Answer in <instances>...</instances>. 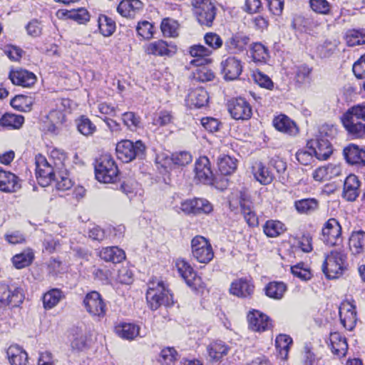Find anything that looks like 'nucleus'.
I'll list each match as a JSON object with an SVG mask.
<instances>
[{
  "label": "nucleus",
  "mask_w": 365,
  "mask_h": 365,
  "mask_svg": "<svg viewBox=\"0 0 365 365\" xmlns=\"http://www.w3.org/2000/svg\"><path fill=\"white\" fill-rule=\"evenodd\" d=\"M10 105L17 110L27 112L31 110V98L24 95H17L11 100Z\"/></svg>",
  "instance_id": "nucleus-48"
},
{
  "label": "nucleus",
  "mask_w": 365,
  "mask_h": 365,
  "mask_svg": "<svg viewBox=\"0 0 365 365\" xmlns=\"http://www.w3.org/2000/svg\"><path fill=\"white\" fill-rule=\"evenodd\" d=\"M143 3L140 0H121L117 11L123 17L134 18L143 9Z\"/></svg>",
  "instance_id": "nucleus-21"
},
{
  "label": "nucleus",
  "mask_w": 365,
  "mask_h": 365,
  "mask_svg": "<svg viewBox=\"0 0 365 365\" xmlns=\"http://www.w3.org/2000/svg\"><path fill=\"white\" fill-rule=\"evenodd\" d=\"M336 44L331 41H325L323 44L317 47L319 55L323 58L329 57L336 49Z\"/></svg>",
  "instance_id": "nucleus-63"
},
{
  "label": "nucleus",
  "mask_w": 365,
  "mask_h": 365,
  "mask_svg": "<svg viewBox=\"0 0 365 365\" xmlns=\"http://www.w3.org/2000/svg\"><path fill=\"white\" fill-rule=\"evenodd\" d=\"M247 319L250 329L255 331H264L271 327L269 318L257 310L250 312Z\"/></svg>",
  "instance_id": "nucleus-19"
},
{
  "label": "nucleus",
  "mask_w": 365,
  "mask_h": 365,
  "mask_svg": "<svg viewBox=\"0 0 365 365\" xmlns=\"http://www.w3.org/2000/svg\"><path fill=\"white\" fill-rule=\"evenodd\" d=\"M250 51L255 62H265L269 58L268 49L261 43H253Z\"/></svg>",
  "instance_id": "nucleus-49"
},
{
  "label": "nucleus",
  "mask_w": 365,
  "mask_h": 365,
  "mask_svg": "<svg viewBox=\"0 0 365 365\" xmlns=\"http://www.w3.org/2000/svg\"><path fill=\"white\" fill-rule=\"evenodd\" d=\"M349 247L353 255L365 253V232L354 231L349 237Z\"/></svg>",
  "instance_id": "nucleus-32"
},
{
  "label": "nucleus",
  "mask_w": 365,
  "mask_h": 365,
  "mask_svg": "<svg viewBox=\"0 0 365 365\" xmlns=\"http://www.w3.org/2000/svg\"><path fill=\"white\" fill-rule=\"evenodd\" d=\"M336 134V128L334 125L324 124L319 128L317 138L327 139L331 142L334 138Z\"/></svg>",
  "instance_id": "nucleus-58"
},
{
  "label": "nucleus",
  "mask_w": 365,
  "mask_h": 365,
  "mask_svg": "<svg viewBox=\"0 0 365 365\" xmlns=\"http://www.w3.org/2000/svg\"><path fill=\"white\" fill-rule=\"evenodd\" d=\"M96 179L103 183H113L118 177V167L109 154H103L96 160Z\"/></svg>",
  "instance_id": "nucleus-4"
},
{
  "label": "nucleus",
  "mask_w": 365,
  "mask_h": 365,
  "mask_svg": "<svg viewBox=\"0 0 365 365\" xmlns=\"http://www.w3.org/2000/svg\"><path fill=\"white\" fill-rule=\"evenodd\" d=\"M345 39L349 46L365 44V31L362 29H350L346 33Z\"/></svg>",
  "instance_id": "nucleus-41"
},
{
  "label": "nucleus",
  "mask_w": 365,
  "mask_h": 365,
  "mask_svg": "<svg viewBox=\"0 0 365 365\" xmlns=\"http://www.w3.org/2000/svg\"><path fill=\"white\" fill-rule=\"evenodd\" d=\"M239 203L244 218L250 227H255L258 225V217L252 210V202L250 195L244 191H240L239 195Z\"/></svg>",
  "instance_id": "nucleus-15"
},
{
  "label": "nucleus",
  "mask_w": 365,
  "mask_h": 365,
  "mask_svg": "<svg viewBox=\"0 0 365 365\" xmlns=\"http://www.w3.org/2000/svg\"><path fill=\"white\" fill-rule=\"evenodd\" d=\"M78 130L84 135L91 134V122L90 119L84 115H81L76 120Z\"/></svg>",
  "instance_id": "nucleus-61"
},
{
  "label": "nucleus",
  "mask_w": 365,
  "mask_h": 365,
  "mask_svg": "<svg viewBox=\"0 0 365 365\" xmlns=\"http://www.w3.org/2000/svg\"><path fill=\"white\" fill-rule=\"evenodd\" d=\"M312 9L318 14H327L330 10V5L327 0H310Z\"/></svg>",
  "instance_id": "nucleus-60"
},
{
  "label": "nucleus",
  "mask_w": 365,
  "mask_h": 365,
  "mask_svg": "<svg viewBox=\"0 0 365 365\" xmlns=\"http://www.w3.org/2000/svg\"><path fill=\"white\" fill-rule=\"evenodd\" d=\"M195 178L205 185H212L214 175L210 168V162L207 157L201 156L195 162Z\"/></svg>",
  "instance_id": "nucleus-12"
},
{
  "label": "nucleus",
  "mask_w": 365,
  "mask_h": 365,
  "mask_svg": "<svg viewBox=\"0 0 365 365\" xmlns=\"http://www.w3.org/2000/svg\"><path fill=\"white\" fill-rule=\"evenodd\" d=\"M322 240L329 246H336L341 241V227L335 218H330L322 228Z\"/></svg>",
  "instance_id": "nucleus-9"
},
{
  "label": "nucleus",
  "mask_w": 365,
  "mask_h": 365,
  "mask_svg": "<svg viewBox=\"0 0 365 365\" xmlns=\"http://www.w3.org/2000/svg\"><path fill=\"white\" fill-rule=\"evenodd\" d=\"M193 72V78L197 81H210L215 78L214 73L207 68L200 66Z\"/></svg>",
  "instance_id": "nucleus-52"
},
{
  "label": "nucleus",
  "mask_w": 365,
  "mask_h": 365,
  "mask_svg": "<svg viewBox=\"0 0 365 365\" xmlns=\"http://www.w3.org/2000/svg\"><path fill=\"white\" fill-rule=\"evenodd\" d=\"M286 290V284L278 282H269L265 287L266 295L275 299H282Z\"/></svg>",
  "instance_id": "nucleus-42"
},
{
  "label": "nucleus",
  "mask_w": 365,
  "mask_h": 365,
  "mask_svg": "<svg viewBox=\"0 0 365 365\" xmlns=\"http://www.w3.org/2000/svg\"><path fill=\"white\" fill-rule=\"evenodd\" d=\"M24 122V116L11 113H6L0 118V125L1 126L14 129L20 128Z\"/></svg>",
  "instance_id": "nucleus-43"
},
{
  "label": "nucleus",
  "mask_w": 365,
  "mask_h": 365,
  "mask_svg": "<svg viewBox=\"0 0 365 365\" xmlns=\"http://www.w3.org/2000/svg\"><path fill=\"white\" fill-rule=\"evenodd\" d=\"M205 43L214 50L222 47L223 41L222 38L216 33L209 32L204 36Z\"/></svg>",
  "instance_id": "nucleus-57"
},
{
  "label": "nucleus",
  "mask_w": 365,
  "mask_h": 365,
  "mask_svg": "<svg viewBox=\"0 0 365 365\" xmlns=\"http://www.w3.org/2000/svg\"><path fill=\"white\" fill-rule=\"evenodd\" d=\"M97 255L106 262L120 263L125 259L123 250L116 246L106 247L97 252Z\"/></svg>",
  "instance_id": "nucleus-26"
},
{
  "label": "nucleus",
  "mask_w": 365,
  "mask_h": 365,
  "mask_svg": "<svg viewBox=\"0 0 365 365\" xmlns=\"http://www.w3.org/2000/svg\"><path fill=\"white\" fill-rule=\"evenodd\" d=\"M6 354L11 365H26L28 361L27 353L16 344L11 345Z\"/></svg>",
  "instance_id": "nucleus-31"
},
{
  "label": "nucleus",
  "mask_w": 365,
  "mask_h": 365,
  "mask_svg": "<svg viewBox=\"0 0 365 365\" xmlns=\"http://www.w3.org/2000/svg\"><path fill=\"white\" fill-rule=\"evenodd\" d=\"M250 42L248 36L242 34H235L229 38L225 43V49L230 53H240L247 50Z\"/></svg>",
  "instance_id": "nucleus-18"
},
{
  "label": "nucleus",
  "mask_w": 365,
  "mask_h": 365,
  "mask_svg": "<svg viewBox=\"0 0 365 365\" xmlns=\"http://www.w3.org/2000/svg\"><path fill=\"white\" fill-rule=\"evenodd\" d=\"M228 110L235 120H248L252 114L250 103L243 98H237L230 101Z\"/></svg>",
  "instance_id": "nucleus-11"
},
{
  "label": "nucleus",
  "mask_w": 365,
  "mask_h": 365,
  "mask_svg": "<svg viewBox=\"0 0 365 365\" xmlns=\"http://www.w3.org/2000/svg\"><path fill=\"white\" fill-rule=\"evenodd\" d=\"M254 289L255 287L250 280L240 278L232 283L230 292L238 297L247 298L253 294Z\"/></svg>",
  "instance_id": "nucleus-22"
},
{
  "label": "nucleus",
  "mask_w": 365,
  "mask_h": 365,
  "mask_svg": "<svg viewBox=\"0 0 365 365\" xmlns=\"http://www.w3.org/2000/svg\"><path fill=\"white\" fill-rule=\"evenodd\" d=\"M194 201L196 214L200 212L209 214L213 210L212 204L206 199L197 198L195 199Z\"/></svg>",
  "instance_id": "nucleus-62"
},
{
  "label": "nucleus",
  "mask_w": 365,
  "mask_h": 365,
  "mask_svg": "<svg viewBox=\"0 0 365 365\" xmlns=\"http://www.w3.org/2000/svg\"><path fill=\"white\" fill-rule=\"evenodd\" d=\"M64 298V294L60 289L53 288L46 292L43 296V304L46 309L56 307Z\"/></svg>",
  "instance_id": "nucleus-37"
},
{
  "label": "nucleus",
  "mask_w": 365,
  "mask_h": 365,
  "mask_svg": "<svg viewBox=\"0 0 365 365\" xmlns=\"http://www.w3.org/2000/svg\"><path fill=\"white\" fill-rule=\"evenodd\" d=\"M19 178L11 172L0 169V190L5 192H14L20 189Z\"/></svg>",
  "instance_id": "nucleus-23"
},
{
  "label": "nucleus",
  "mask_w": 365,
  "mask_h": 365,
  "mask_svg": "<svg viewBox=\"0 0 365 365\" xmlns=\"http://www.w3.org/2000/svg\"><path fill=\"white\" fill-rule=\"evenodd\" d=\"M194 14L201 26H212L217 9L212 0H192Z\"/></svg>",
  "instance_id": "nucleus-6"
},
{
  "label": "nucleus",
  "mask_w": 365,
  "mask_h": 365,
  "mask_svg": "<svg viewBox=\"0 0 365 365\" xmlns=\"http://www.w3.org/2000/svg\"><path fill=\"white\" fill-rule=\"evenodd\" d=\"M339 317L343 327L351 331L355 327L357 318L356 307L350 302H344L339 307Z\"/></svg>",
  "instance_id": "nucleus-16"
},
{
  "label": "nucleus",
  "mask_w": 365,
  "mask_h": 365,
  "mask_svg": "<svg viewBox=\"0 0 365 365\" xmlns=\"http://www.w3.org/2000/svg\"><path fill=\"white\" fill-rule=\"evenodd\" d=\"M191 248L193 257L200 263L207 264L214 257L212 247L204 237H195L191 241Z\"/></svg>",
  "instance_id": "nucleus-7"
},
{
  "label": "nucleus",
  "mask_w": 365,
  "mask_h": 365,
  "mask_svg": "<svg viewBox=\"0 0 365 365\" xmlns=\"http://www.w3.org/2000/svg\"><path fill=\"white\" fill-rule=\"evenodd\" d=\"M307 146L318 160H327L333 152L331 143L327 139L316 138L308 141Z\"/></svg>",
  "instance_id": "nucleus-14"
},
{
  "label": "nucleus",
  "mask_w": 365,
  "mask_h": 365,
  "mask_svg": "<svg viewBox=\"0 0 365 365\" xmlns=\"http://www.w3.org/2000/svg\"><path fill=\"white\" fill-rule=\"evenodd\" d=\"M342 122L352 138L365 136V106L357 105L349 109L344 115Z\"/></svg>",
  "instance_id": "nucleus-1"
},
{
  "label": "nucleus",
  "mask_w": 365,
  "mask_h": 365,
  "mask_svg": "<svg viewBox=\"0 0 365 365\" xmlns=\"http://www.w3.org/2000/svg\"><path fill=\"white\" fill-rule=\"evenodd\" d=\"M179 24L177 21L166 18L164 19L160 25L161 31L166 37H176L178 36Z\"/></svg>",
  "instance_id": "nucleus-47"
},
{
  "label": "nucleus",
  "mask_w": 365,
  "mask_h": 365,
  "mask_svg": "<svg viewBox=\"0 0 365 365\" xmlns=\"http://www.w3.org/2000/svg\"><path fill=\"white\" fill-rule=\"evenodd\" d=\"M153 26L148 21H143L138 24L137 33L144 39H150L153 35Z\"/></svg>",
  "instance_id": "nucleus-55"
},
{
  "label": "nucleus",
  "mask_w": 365,
  "mask_h": 365,
  "mask_svg": "<svg viewBox=\"0 0 365 365\" xmlns=\"http://www.w3.org/2000/svg\"><path fill=\"white\" fill-rule=\"evenodd\" d=\"M192 160V156L190 153L187 151H180L174 153L170 157H166L165 158V163L162 164V166L165 168L170 167L180 168L184 167L190 164Z\"/></svg>",
  "instance_id": "nucleus-24"
},
{
  "label": "nucleus",
  "mask_w": 365,
  "mask_h": 365,
  "mask_svg": "<svg viewBox=\"0 0 365 365\" xmlns=\"http://www.w3.org/2000/svg\"><path fill=\"white\" fill-rule=\"evenodd\" d=\"M292 343V339L286 334H279L277 336L275 344L277 349L279 350V354L283 359H286L290 345Z\"/></svg>",
  "instance_id": "nucleus-50"
},
{
  "label": "nucleus",
  "mask_w": 365,
  "mask_h": 365,
  "mask_svg": "<svg viewBox=\"0 0 365 365\" xmlns=\"http://www.w3.org/2000/svg\"><path fill=\"white\" fill-rule=\"evenodd\" d=\"M34 255L31 250L27 249L22 252L14 255L12 258V262L17 269H22L31 264Z\"/></svg>",
  "instance_id": "nucleus-40"
},
{
  "label": "nucleus",
  "mask_w": 365,
  "mask_h": 365,
  "mask_svg": "<svg viewBox=\"0 0 365 365\" xmlns=\"http://www.w3.org/2000/svg\"><path fill=\"white\" fill-rule=\"evenodd\" d=\"M253 78L255 81L262 88H264L268 90H272L274 88V83L271 78L261 71L254 73Z\"/></svg>",
  "instance_id": "nucleus-56"
},
{
  "label": "nucleus",
  "mask_w": 365,
  "mask_h": 365,
  "mask_svg": "<svg viewBox=\"0 0 365 365\" xmlns=\"http://www.w3.org/2000/svg\"><path fill=\"white\" fill-rule=\"evenodd\" d=\"M175 265L179 274L190 287L197 289L200 286L201 278L197 275L187 262L184 259H178Z\"/></svg>",
  "instance_id": "nucleus-13"
},
{
  "label": "nucleus",
  "mask_w": 365,
  "mask_h": 365,
  "mask_svg": "<svg viewBox=\"0 0 365 365\" xmlns=\"http://www.w3.org/2000/svg\"><path fill=\"white\" fill-rule=\"evenodd\" d=\"M252 173L256 180L264 185L270 184L274 178L272 172L261 161L253 164Z\"/></svg>",
  "instance_id": "nucleus-25"
},
{
  "label": "nucleus",
  "mask_w": 365,
  "mask_h": 365,
  "mask_svg": "<svg viewBox=\"0 0 365 365\" xmlns=\"http://www.w3.org/2000/svg\"><path fill=\"white\" fill-rule=\"evenodd\" d=\"M36 178L41 186L46 187L55 180L53 169L43 156L39 155L36 157Z\"/></svg>",
  "instance_id": "nucleus-10"
},
{
  "label": "nucleus",
  "mask_w": 365,
  "mask_h": 365,
  "mask_svg": "<svg viewBox=\"0 0 365 365\" xmlns=\"http://www.w3.org/2000/svg\"><path fill=\"white\" fill-rule=\"evenodd\" d=\"M313 151L309 148L299 150L296 153V158L299 163L307 165L312 163L313 160Z\"/></svg>",
  "instance_id": "nucleus-59"
},
{
  "label": "nucleus",
  "mask_w": 365,
  "mask_h": 365,
  "mask_svg": "<svg viewBox=\"0 0 365 365\" xmlns=\"http://www.w3.org/2000/svg\"><path fill=\"white\" fill-rule=\"evenodd\" d=\"M330 341L332 353L339 357L344 356L348 349L346 338L342 337L339 333L334 332L330 335Z\"/></svg>",
  "instance_id": "nucleus-33"
},
{
  "label": "nucleus",
  "mask_w": 365,
  "mask_h": 365,
  "mask_svg": "<svg viewBox=\"0 0 365 365\" xmlns=\"http://www.w3.org/2000/svg\"><path fill=\"white\" fill-rule=\"evenodd\" d=\"M122 120L125 126L130 130H135L140 127V117L133 112H125L123 114Z\"/></svg>",
  "instance_id": "nucleus-54"
},
{
  "label": "nucleus",
  "mask_w": 365,
  "mask_h": 365,
  "mask_svg": "<svg viewBox=\"0 0 365 365\" xmlns=\"http://www.w3.org/2000/svg\"><path fill=\"white\" fill-rule=\"evenodd\" d=\"M169 46L165 41L158 40L150 43L147 47V52L148 54L155 56H169L171 51L169 49Z\"/></svg>",
  "instance_id": "nucleus-46"
},
{
  "label": "nucleus",
  "mask_w": 365,
  "mask_h": 365,
  "mask_svg": "<svg viewBox=\"0 0 365 365\" xmlns=\"http://www.w3.org/2000/svg\"><path fill=\"white\" fill-rule=\"evenodd\" d=\"M24 295L21 288L13 289L6 283H0V308L6 306L18 307L24 301Z\"/></svg>",
  "instance_id": "nucleus-8"
},
{
  "label": "nucleus",
  "mask_w": 365,
  "mask_h": 365,
  "mask_svg": "<svg viewBox=\"0 0 365 365\" xmlns=\"http://www.w3.org/2000/svg\"><path fill=\"white\" fill-rule=\"evenodd\" d=\"M9 78L13 84L22 87H31L36 81V77L32 72L24 69L11 71Z\"/></svg>",
  "instance_id": "nucleus-20"
},
{
  "label": "nucleus",
  "mask_w": 365,
  "mask_h": 365,
  "mask_svg": "<svg viewBox=\"0 0 365 365\" xmlns=\"http://www.w3.org/2000/svg\"><path fill=\"white\" fill-rule=\"evenodd\" d=\"M237 160L227 155H220L217 160V165L222 175H227L237 169Z\"/></svg>",
  "instance_id": "nucleus-38"
},
{
  "label": "nucleus",
  "mask_w": 365,
  "mask_h": 365,
  "mask_svg": "<svg viewBox=\"0 0 365 365\" xmlns=\"http://www.w3.org/2000/svg\"><path fill=\"white\" fill-rule=\"evenodd\" d=\"M98 26L100 34L103 36H111L115 30V22L106 15H101L98 17Z\"/></svg>",
  "instance_id": "nucleus-44"
},
{
  "label": "nucleus",
  "mask_w": 365,
  "mask_h": 365,
  "mask_svg": "<svg viewBox=\"0 0 365 365\" xmlns=\"http://www.w3.org/2000/svg\"><path fill=\"white\" fill-rule=\"evenodd\" d=\"M264 234L269 237H275L285 231L284 225L278 220H268L263 226Z\"/></svg>",
  "instance_id": "nucleus-45"
},
{
  "label": "nucleus",
  "mask_w": 365,
  "mask_h": 365,
  "mask_svg": "<svg viewBox=\"0 0 365 365\" xmlns=\"http://www.w3.org/2000/svg\"><path fill=\"white\" fill-rule=\"evenodd\" d=\"M190 53L195 58L190 61V64L200 66L208 63L210 60L207 58L212 51L202 45H194L190 48Z\"/></svg>",
  "instance_id": "nucleus-29"
},
{
  "label": "nucleus",
  "mask_w": 365,
  "mask_h": 365,
  "mask_svg": "<svg viewBox=\"0 0 365 365\" xmlns=\"http://www.w3.org/2000/svg\"><path fill=\"white\" fill-rule=\"evenodd\" d=\"M360 182L355 175H349L344 183L343 197L348 201H354L359 195Z\"/></svg>",
  "instance_id": "nucleus-27"
},
{
  "label": "nucleus",
  "mask_w": 365,
  "mask_h": 365,
  "mask_svg": "<svg viewBox=\"0 0 365 365\" xmlns=\"http://www.w3.org/2000/svg\"><path fill=\"white\" fill-rule=\"evenodd\" d=\"M343 153L348 163L365 165V150L358 145L350 144L344 149Z\"/></svg>",
  "instance_id": "nucleus-28"
},
{
  "label": "nucleus",
  "mask_w": 365,
  "mask_h": 365,
  "mask_svg": "<svg viewBox=\"0 0 365 365\" xmlns=\"http://www.w3.org/2000/svg\"><path fill=\"white\" fill-rule=\"evenodd\" d=\"M347 255L342 248L331 250L325 257L322 269L328 279H336L347 269Z\"/></svg>",
  "instance_id": "nucleus-2"
},
{
  "label": "nucleus",
  "mask_w": 365,
  "mask_h": 365,
  "mask_svg": "<svg viewBox=\"0 0 365 365\" xmlns=\"http://www.w3.org/2000/svg\"><path fill=\"white\" fill-rule=\"evenodd\" d=\"M352 70L357 78H365V54L354 63Z\"/></svg>",
  "instance_id": "nucleus-64"
},
{
  "label": "nucleus",
  "mask_w": 365,
  "mask_h": 365,
  "mask_svg": "<svg viewBox=\"0 0 365 365\" xmlns=\"http://www.w3.org/2000/svg\"><path fill=\"white\" fill-rule=\"evenodd\" d=\"M222 71L226 80L237 79L242 71L241 61L234 56H230L221 63Z\"/></svg>",
  "instance_id": "nucleus-17"
},
{
  "label": "nucleus",
  "mask_w": 365,
  "mask_h": 365,
  "mask_svg": "<svg viewBox=\"0 0 365 365\" xmlns=\"http://www.w3.org/2000/svg\"><path fill=\"white\" fill-rule=\"evenodd\" d=\"M75 333H73V339L71 341V346L73 349L77 351H82L86 346V338L84 334L81 330H79L76 328L73 330Z\"/></svg>",
  "instance_id": "nucleus-53"
},
{
  "label": "nucleus",
  "mask_w": 365,
  "mask_h": 365,
  "mask_svg": "<svg viewBox=\"0 0 365 365\" xmlns=\"http://www.w3.org/2000/svg\"><path fill=\"white\" fill-rule=\"evenodd\" d=\"M146 300L148 307L152 310H156L163 305L170 307L174 303L172 294L165 287L163 281L149 282Z\"/></svg>",
  "instance_id": "nucleus-3"
},
{
  "label": "nucleus",
  "mask_w": 365,
  "mask_h": 365,
  "mask_svg": "<svg viewBox=\"0 0 365 365\" xmlns=\"http://www.w3.org/2000/svg\"><path fill=\"white\" fill-rule=\"evenodd\" d=\"M140 327L132 323H123L115 327V332L120 338L133 340L139 334Z\"/></svg>",
  "instance_id": "nucleus-36"
},
{
  "label": "nucleus",
  "mask_w": 365,
  "mask_h": 365,
  "mask_svg": "<svg viewBox=\"0 0 365 365\" xmlns=\"http://www.w3.org/2000/svg\"><path fill=\"white\" fill-rule=\"evenodd\" d=\"M146 147L140 140L133 142L122 140L116 144L115 153L118 158L123 163H129L135 158L142 159L145 154Z\"/></svg>",
  "instance_id": "nucleus-5"
},
{
  "label": "nucleus",
  "mask_w": 365,
  "mask_h": 365,
  "mask_svg": "<svg viewBox=\"0 0 365 365\" xmlns=\"http://www.w3.org/2000/svg\"><path fill=\"white\" fill-rule=\"evenodd\" d=\"M207 350L210 359L217 361L228 354L230 347L222 341H215L207 346Z\"/></svg>",
  "instance_id": "nucleus-34"
},
{
  "label": "nucleus",
  "mask_w": 365,
  "mask_h": 365,
  "mask_svg": "<svg viewBox=\"0 0 365 365\" xmlns=\"http://www.w3.org/2000/svg\"><path fill=\"white\" fill-rule=\"evenodd\" d=\"M188 98L191 103L197 108H201L207 105L209 99L207 92L202 88H197L192 91Z\"/></svg>",
  "instance_id": "nucleus-39"
},
{
  "label": "nucleus",
  "mask_w": 365,
  "mask_h": 365,
  "mask_svg": "<svg viewBox=\"0 0 365 365\" xmlns=\"http://www.w3.org/2000/svg\"><path fill=\"white\" fill-rule=\"evenodd\" d=\"M319 207L316 198H304L294 202V207L299 214L310 215L316 212Z\"/></svg>",
  "instance_id": "nucleus-35"
},
{
  "label": "nucleus",
  "mask_w": 365,
  "mask_h": 365,
  "mask_svg": "<svg viewBox=\"0 0 365 365\" xmlns=\"http://www.w3.org/2000/svg\"><path fill=\"white\" fill-rule=\"evenodd\" d=\"M93 306H95V310H93V314L99 317L105 316L106 312V305L101 298V294L96 291H93Z\"/></svg>",
  "instance_id": "nucleus-51"
},
{
  "label": "nucleus",
  "mask_w": 365,
  "mask_h": 365,
  "mask_svg": "<svg viewBox=\"0 0 365 365\" xmlns=\"http://www.w3.org/2000/svg\"><path fill=\"white\" fill-rule=\"evenodd\" d=\"M273 125L277 130L289 135H294L298 133L296 123L285 115H280L274 118Z\"/></svg>",
  "instance_id": "nucleus-30"
}]
</instances>
